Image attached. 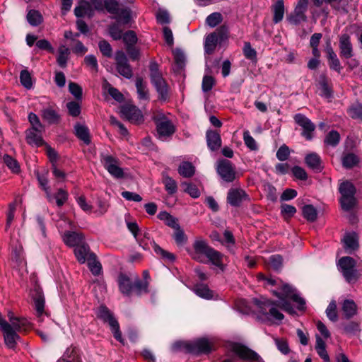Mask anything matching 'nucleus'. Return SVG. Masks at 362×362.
<instances>
[{"label": "nucleus", "mask_w": 362, "mask_h": 362, "mask_svg": "<svg viewBox=\"0 0 362 362\" xmlns=\"http://www.w3.org/2000/svg\"><path fill=\"white\" fill-rule=\"evenodd\" d=\"M192 249L189 254L193 259L203 263L204 257H206L211 264L223 270V255L209 246L206 240L201 238L196 239L192 244Z\"/></svg>", "instance_id": "nucleus-1"}, {"label": "nucleus", "mask_w": 362, "mask_h": 362, "mask_svg": "<svg viewBox=\"0 0 362 362\" xmlns=\"http://www.w3.org/2000/svg\"><path fill=\"white\" fill-rule=\"evenodd\" d=\"M149 71L151 82L155 86L159 95V99L163 101L167 100L169 98V86L159 71V66L156 62H150Z\"/></svg>", "instance_id": "nucleus-2"}, {"label": "nucleus", "mask_w": 362, "mask_h": 362, "mask_svg": "<svg viewBox=\"0 0 362 362\" xmlns=\"http://www.w3.org/2000/svg\"><path fill=\"white\" fill-rule=\"evenodd\" d=\"M96 315L103 322L108 324L113 333L114 337L119 342L124 344V339L119 330V322L107 307L103 305L99 306Z\"/></svg>", "instance_id": "nucleus-3"}, {"label": "nucleus", "mask_w": 362, "mask_h": 362, "mask_svg": "<svg viewBox=\"0 0 362 362\" xmlns=\"http://www.w3.org/2000/svg\"><path fill=\"white\" fill-rule=\"evenodd\" d=\"M338 265L347 282L353 283L358 279L359 275L356 269V262L354 258L343 257L339 259Z\"/></svg>", "instance_id": "nucleus-4"}, {"label": "nucleus", "mask_w": 362, "mask_h": 362, "mask_svg": "<svg viewBox=\"0 0 362 362\" xmlns=\"http://www.w3.org/2000/svg\"><path fill=\"white\" fill-rule=\"evenodd\" d=\"M115 61L116 70L121 76L129 79L133 76V70L128 57L122 50L116 51Z\"/></svg>", "instance_id": "nucleus-5"}, {"label": "nucleus", "mask_w": 362, "mask_h": 362, "mask_svg": "<svg viewBox=\"0 0 362 362\" xmlns=\"http://www.w3.org/2000/svg\"><path fill=\"white\" fill-rule=\"evenodd\" d=\"M273 294L280 300L287 298L291 299L293 301L298 304V309L299 310H304L305 309V300L300 297L297 293H296L295 289L288 284H284L282 285L281 288V292L274 291Z\"/></svg>", "instance_id": "nucleus-6"}, {"label": "nucleus", "mask_w": 362, "mask_h": 362, "mask_svg": "<svg viewBox=\"0 0 362 362\" xmlns=\"http://www.w3.org/2000/svg\"><path fill=\"white\" fill-rule=\"evenodd\" d=\"M100 161L108 173L115 178H122L124 175L122 168L119 166V160L109 154L101 153Z\"/></svg>", "instance_id": "nucleus-7"}, {"label": "nucleus", "mask_w": 362, "mask_h": 362, "mask_svg": "<svg viewBox=\"0 0 362 362\" xmlns=\"http://www.w3.org/2000/svg\"><path fill=\"white\" fill-rule=\"evenodd\" d=\"M156 131L160 139H166L172 136L175 132L176 127L170 119L165 116L154 118Z\"/></svg>", "instance_id": "nucleus-8"}, {"label": "nucleus", "mask_w": 362, "mask_h": 362, "mask_svg": "<svg viewBox=\"0 0 362 362\" xmlns=\"http://www.w3.org/2000/svg\"><path fill=\"white\" fill-rule=\"evenodd\" d=\"M216 171L219 176L226 182H232L235 179V168L229 160L221 159L218 160Z\"/></svg>", "instance_id": "nucleus-9"}, {"label": "nucleus", "mask_w": 362, "mask_h": 362, "mask_svg": "<svg viewBox=\"0 0 362 362\" xmlns=\"http://www.w3.org/2000/svg\"><path fill=\"white\" fill-rule=\"evenodd\" d=\"M309 0H298L293 12L291 13L287 19L288 22L293 25H298L301 22L307 21L305 12L308 9Z\"/></svg>", "instance_id": "nucleus-10"}, {"label": "nucleus", "mask_w": 362, "mask_h": 362, "mask_svg": "<svg viewBox=\"0 0 362 362\" xmlns=\"http://www.w3.org/2000/svg\"><path fill=\"white\" fill-rule=\"evenodd\" d=\"M185 351L194 355L209 354L212 350V345L205 338L199 339L193 343L185 344Z\"/></svg>", "instance_id": "nucleus-11"}, {"label": "nucleus", "mask_w": 362, "mask_h": 362, "mask_svg": "<svg viewBox=\"0 0 362 362\" xmlns=\"http://www.w3.org/2000/svg\"><path fill=\"white\" fill-rule=\"evenodd\" d=\"M232 351L243 361L256 362L260 358L255 351L240 343H235L232 346Z\"/></svg>", "instance_id": "nucleus-12"}, {"label": "nucleus", "mask_w": 362, "mask_h": 362, "mask_svg": "<svg viewBox=\"0 0 362 362\" xmlns=\"http://www.w3.org/2000/svg\"><path fill=\"white\" fill-rule=\"evenodd\" d=\"M295 122L302 127L303 136L307 140H311L313 137V132L315 129V125L311 122L310 119L304 115L298 113L294 115Z\"/></svg>", "instance_id": "nucleus-13"}, {"label": "nucleus", "mask_w": 362, "mask_h": 362, "mask_svg": "<svg viewBox=\"0 0 362 362\" xmlns=\"http://www.w3.org/2000/svg\"><path fill=\"white\" fill-rule=\"evenodd\" d=\"M122 115L133 124H140L144 121L143 115L139 109L132 105H124L121 107Z\"/></svg>", "instance_id": "nucleus-14"}, {"label": "nucleus", "mask_w": 362, "mask_h": 362, "mask_svg": "<svg viewBox=\"0 0 362 362\" xmlns=\"http://www.w3.org/2000/svg\"><path fill=\"white\" fill-rule=\"evenodd\" d=\"M339 49L341 59H349L354 56V47L349 35L344 33L339 37Z\"/></svg>", "instance_id": "nucleus-15"}, {"label": "nucleus", "mask_w": 362, "mask_h": 362, "mask_svg": "<svg viewBox=\"0 0 362 362\" xmlns=\"http://www.w3.org/2000/svg\"><path fill=\"white\" fill-rule=\"evenodd\" d=\"M249 202L250 198L245 190L240 188H231L227 194V202L233 206H240L243 202Z\"/></svg>", "instance_id": "nucleus-16"}, {"label": "nucleus", "mask_w": 362, "mask_h": 362, "mask_svg": "<svg viewBox=\"0 0 362 362\" xmlns=\"http://www.w3.org/2000/svg\"><path fill=\"white\" fill-rule=\"evenodd\" d=\"M119 289L120 292L127 296H131L133 292L135 293L134 281L125 274L120 273L117 279Z\"/></svg>", "instance_id": "nucleus-17"}, {"label": "nucleus", "mask_w": 362, "mask_h": 362, "mask_svg": "<svg viewBox=\"0 0 362 362\" xmlns=\"http://www.w3.org/2000/svg\"><path fill=\"white\" fill-rule=\"evenodd\" d=\"M32 298L34 301L35 309L36 310L37 317L41 320L42 315L45 313V297L40 288H35L32 291Z\"/></svg>", "instance_id": "nucleus-18"}, {"label": "nucleus", "mask_w": 362, "mask_h": 362, "mask_svg": "<svg viewBox=\"0 0 362 362\" xmlns=\"http://www.w3.org/2000/svg\"><path fill=\"white\" fill-rule=\"evenodd\" d=\"M325 51L327 53V58L329 68L340 74L342 66H341L340 61L338 59L337 54L334 52L331 45L330 41L327 42Z\"/></svg>", "instance_id": "nucleus-19"}, {"label": "nucleus", "mask_w": 362, "mask_h": 362, "mask_svg": "<svg viewBox=\"0 0 362 362\" xmlns=\"http://www.w3.org/2000/svg\"><path fill=\"white\" fill-rule=\"evenodd\" d=\"M206 139L207 146L211 151H217L221 147L222 141L218 131L208 130L206 133Z\"/></svg>", "instance_id": "nucleus-20"}, {"label": "nucleus", "mask_w": 362, "mask_h": 362, "mask_svg": "<svg viewBox=\"0 0 362 362\" xmlns=\"http://www.w3.org/2000/svg\"><path fill=\"white\" fill-rule=\"evenodd\" d=\"M142 275L144 280H141L138 276L134 279L135 293L137 296L148 293V279H150L149 273L147 270H145L143 272Z\"/></svg>", "instance_id": "nucleus-21"}, {"label": "nucleus", "mask_w": 362, "mask_h": 362, "mask_svg": "<svg viewBox=\"0 0 362 362\" xmlns=\"http://www.w3.org/2000/svg\"><path fill=\"white\" fill-rule=\"evenodd\" d=\"M342 318L350 320L358 314V306L353 300H344L341 304Z\"/></svg>", "instance_id": "nucleus-22"}, {"label": "nucleus", "mask_w": 362, "mask_h": 362, "mask_svg": "<svg viewBox=\"0 0 362 362\" xmlns=\"http://www.w3.org/2000/svg\"><path fill=\"white\" fill-rule=\"evenodd\" d=\"M42 131L35 130V129H27L25 131V140L26 142L31 146H36L37 147L45 145L46 143L42 139Z\"/></svg>", "instance_id": "nucleus-23"}, {"label": "nucleus", "mask_w": 362, "mask_h": 362, "mask_svg": "<svg viewBox=\"0 0 362 362\" xmlns=\"http://www.w3.org/2000/svg\"><path fill=\"white\" fill-rule=\"evenodd\" d=\"M65 244L69 247H76L84 242V235L81 233L67 231L64 235L63 238Z\"/></svg>", "instance_id": "nucleus-24"}, {"label": "nucleus", "mask_w": 362, "mask_h": 362, "mask_svg": "<svg viewBox=\"0 0 362 362\" xmlns=\"http://www.w3.org/2000/svg\"><path fill=\"white\" fill-rule=\"evenodd\" d=\"M305 162L310 168L316 172H321L324 168L320 156L316 153L308 154L305 158Z\"/></svg>", "instance_id": "nucleus-25"}, {"label": "nucleus", "mask_w": 362, "mask_h": 362, "mask_svg": "<svg viewBox=\"0 0 362 362\" xmlns=\"http://www.w3.org/2000/svg\"><path fill=\"white\" fill-rule=\"evenodd\" d=\"M41 116L43 120L49 124H59L61 117L57 111L52 107H48L42 110Z\"/></svg>", "instance_id": "nucleus-26"}, {"label": "nucleus", "mask_w": 362, "mask_h": 362, "mask_svg": "<svg viewBox=\"0 0 362 362\" xmlns=\"http://www.w3.org/2000/svg\"><path fill=\"white\" fill-rule=\"evenodd\" d=\"M74 254L78 262L80 264H84L88 259L90 255L95 253L90 252V247L87 243H83V244L75 247Z\"/></svg>", "instance_id": "nucleus-27"}, {"label": "nucleus", "mask_w": 362, "mask_h": 362, "mask_svg": "<svg viewBox=\"0 0 362 362\" xmlns=\"http://www.w3.org/2000/svg\"><path fill=\"white\" fill-rule=\"evenodd\" d=\"M9 324L13 332L18 335V332H26L31 329V323L24 317H17L12 323Z\"/></svg>", "instance_id": "nucleus-28"}, {"label": "nucleus", "mask_w": 362, "mask_h": 362, "mask_svg": "<svg viewBox=\"0 0 362 362\" xmlns=\"http://www.w3.org/2000/svg\"><path fill=\"white\" fill-rule=\"evenodd\" d=\"M74 130L75 135L78 139L83 141L86 145H89L90 144V135L89 129L86 126L77 123L74 126Z\"/></svg>", "instance_id": "nucleus-29"}, {"label": "nucleus", "mask_w": 362, "mask_h": 362, "mask_svg": "<svg viewBox=\"0 0 362 362\" xmlns=\"http://www.w3.org/2000/svg\"><path fill=\"white\" fill-rule=\"evenodd\" d=\"M86 261L88 267L93 275L99 276L102 273V265L97 259L95 254H90Z\"/></svg>", "instance_id": "nucleus-30"}, {"label": "nucleus", "mask_w": 362, "mask_h": 362, "mask_svg": "<svg viewBox=\"0 0 362 362\" xmlns=\"http://www.w3.org/2000/svg\"><path fill=\"white\" fill-rule=\"evenodd\" d=\"M342 241L344 243L346 250L349 249L352 251L356 250L358 247V236L356 233H346Z\"/></svg>", "instance_id": "nucleus-31"}, {"label": "nucleus", "mask_w": 362, "mask_h": 362, "mask_svg": "<svg viewBox=\"0 0 362 362\" xmlns=\"http://www.w3.org/2000/svg\"><path fill=\"white\" fill-rule=\"evenodd\" d=\"M92 13V6L90 2L86 0L81 1L79 5L74 9V14L78 18L83 17L85 15L90 16Z\"/></svg>", "instance_id": "nucleus-32"}, {"label": "nucleus", "mask_w": 362, "mask_h": 362, "mask_svg": "<svg viewBox=\"0 0 362 362\" xmlns=\"http://www.w3.org/2000/svg\"><path fill=\"white\" fill-rule=\"evenodd\" d=\"M218 40L217 37L215 35V33L209 34L205 39L204 42V52L206 54L211 55L212 54L217 46Z\"/></svg>", "instance_id": "nucleus-33"}, {"label": "nucleus", "mask_w": 362, "mask_h": 362, "mask_svg": "<svg viewBox=\"0 0 362 362\" xmlns=\"http://www.w3.org/2000/svg\"><path fill=\"white\" fill-rule=\"evenodd\" d=\"M315 349L324 362H330L329 356L326 351V344L318 335L316 336Z\"/></svg>", "instance_id": "nucleus-34"}, {"label": "nucleus", "mask_w": 362, "mask_h": 362, "mask_svg": "<svg viewBox=\"0 0 362 362\" xmlns=\"http://www.w3.org/2000/svg\"><path fill=\"white\" fill-rule=\"evenodd\" d=\"M272 11L274 13V23H278L281 21L284 14V0H277L276 2L272 6Z\"/></svg>", "instance_id": "nucleus-35"}, {"label": "nucleus", "mask_w": 362, "mask_h": 362, "mask_svg": "<svg viewBox=\"0 0 362 362\" xmlns=\"http://www.w3.org/2000/svg\"><path fill=\"white\" fill-rule=\"evenodd\" d=\"M252 301L257 307L259 312L265 315H268V310L271 306L276 305V302L270 300H262L258 298H254Z\"/></svg>", "instance_id": "nucleus-36"}, {"label": "nucleus", "mask_w": 362, "mask_h": 362, "mask_svg": "<svg viewBox=\"0 0 362 362\" xmlns=\"http://www.w3.org/2000/svg\"><path fill=\"white\" fill-rule=\"evenodd\" d=\"M26 18L32 26H37L43 22L42 14L39 11L35 9H31L28 12Z\"/></svg>", "instance_id": "nucleus-37"}, {"label": "nucleus", "mask_w": 362, "mask_h": 362, "mask_svg": "<svg viewBox=\"0 0 362 362\" xmlns=\"http://www.w3.org/2000/svg\"><path fill=\"white\" fill-rule=\"evenodd\" d=\"M341 161L344 168L351 169L358 164L360 159L354 153H349L343 156Z\"/></svg>", "instance_id": "nucleus-38"}, {"label": "nucleus", "mask_w": 362, "mask_h": 362, "mask_svg": "<svg viewBox=\"0 0 362 362\" xmlns=\"http://www.w3.org/2000/svg\"><path fill=\"white\" fill-rule=\"evenodd\" d=\"M136 87L139 99L148 100L149 99L148 90L146 87V83H144V80L142 78H136Z\"/></svg>", "instance_id": "nucleus-39"}, {"label": "nucleus", "mask_w": 362, "mask_h": 362, "mask_svg": "<svg viewBox=\"0 0 362 362\" xmlns=\"http://www.w3.org/2000/svg\"><path fill=\"white\" fill-rule=\"evenodd\" d=\"M195 293L201 298L205 299H211L213 298V291L209 289L206 284H197L194 287Z\"/></svg>", "instance_id": "nucleus-40"}, {"label": "nucleus", "mask_w": 362, "mask_h": 362, "mask_svg": "<svg viewBox=\"0 0 362 362\" xmlns=\"http://www.w3.org/2000/svg\"><path fill=\"white\" fill-rule=\"evenodd\" d=\"M108 32L111 37L115 40H121L124 34L123 29L121 28V23H119V21H117L108 26Z\"/></svg>", "instance_id": "nucleus-41"}, {"label": "nucleus", "mask_w": 362, "mask_h": 362, "mask_svg": "<svg viewBox=\"0 0 362 362\" xmlns=\"http://www.w3.org/2000/svg\"><path fill=\"white\" fill-rule=\"evenodd\" d=\"M58 52L59 55L57 59V62L60 67L65 68L67 64L69 55L70 54V50L65 46L62 45L59 47Z\"/></svg>", "instance_id": "nucleus-42"}, {"label": "nucleus", "mask_w": 362, "mask_h": 362, "mask_svg": "<svg viewBox=\"0 0 362 362\" xmlns=\"http://www.w3.org/2000/svg\"><path fill=\"white\" fill-rule=\"evenodd\" d=\"M319 83L321 87L322 94L326 98H330L332 95V88L329 84V80L325 74L320 76Z\"/></svg>", "instance_id": "nucleus-43"}, {"label": "nucleus", "mask_w": 362, "mask_h": 362, "mask_svg": "<svg viewBox=\"0 0 362 362\" xmlns=\"http://www.w3.org/2000/svg\"><path fill=\"white\" fill-rule=\"evenodd\" d=\"M178 173L184 177H191L194 175V166L189 162H182L179 168Z\"/></svg>", "instance_id": "nucleus-44"}, {"label": "nucleus", "mask_w": 362, "mask_h": 362, "mask_svg": "<svg viewBox=\"0 0 362 362\" xmlns=\"http://www.w3.org/2000/svg\"><path fill=\"white\" fill-rule=\"evenodd\" d=\"M339 191L341 195L343 196H353L355 195L356 192V189L355 186L350 181H344L341 182L339 187Z\"/></svg>", "instance_id": "nucleus-45"}, {"label": "nucleus", "mask_w": 362, "mask_h": 362, "mask_svg": "<svg viewBox=\"0 0 362 362\" xmlns=\"http://www.w3.org/2000/svg\"><path fill=\"white\" fill-rule=\"evenodd\" d=\"M303 217L310 222H314L317 218L316 209L311 204L305 205L302 209Z\"/></svg>", "instance_id": "nucleus-46"}, {"label": "nucleus", "mask_w": 362, "mask_h": 362, "mask_svg": "<svg viewBox=\"0 0 362 362\" xmlns=\"http://www.w3.org/2000/svg\"><path fill=\"white\" fill-rule=\"evenodd\" d=\"M158 218L161 221H164L168 226L173 229L180 226L179 223H177V219L171 216L167 211H160L158 214Z\"/></svg>", "instance_id": "nucleus-47"}, {"label": "nucleus", "mask_w": 362, "mask_h": 362, "mask_svg": "<svg viewBox=\"0 0 362 362\" xmlns=\"http://www.w3.org/2000/svg\"><path fill=\"white\" fill-rule=\"evenodd\" d=\"M357 201L355 195L341 197L340 204L343 210L349 211L354 208Z\"/></svg>", "instance_id": "nucleus-48"}, {"label": "nucleus", "mask_w": 362, "mask_h": 362, "mask_svg": "<svg viewBox=\"0 0 362 362\" xmlns=\"http://www.w3.org/2000/svg\"><path fill=\"white\" fill-rule=\"evenodd\" d=\"M122 40L125 47L136 45L138 42V37L136 33L132 30H129L125 32L122 37Z\"/></svg>", "instance_id": "nucleus-49"}, {"label": "nucleus", "mask_w": 362, "mask_h": 362, "mask_svg": "<svg viewBox=\"0 0 362 362\" xmlns=\"http://www.w3.org/2000/svg\"><path fill=\"white\" fill-rule=\"evenodd\" d=\"M163 183L164 184L165 189L168 192V194L173 195L177 192V182L172 177H169L168 175H163Z\"/></svg>", "instance_id": "nucleus-50"}, {"label": "nucleus", "mask_w": 362, "mask_h": 362, "mask_svg": "<svg viewBox=\"0 0 362 362\" xmlns=\"http://www.w3.org/2000/svg\"><path fill=\"white\" fill-rule=\"evenodd\" d=\"M3 160L6 166L13 173H18L21 171L20 165L17 160L8 154H5Z\"/></svg>", "instance_id": "nucleus-51"}, {"label": "nucleus", "mask_w": 362, "mask_h": 362, "mask_svg": "<svg viewBox=\"0 0 362 362\" xmlns=\"http://www.w3.org/2000/svg\"><path fill=\"white\" fill-rule=\"evenodd\" d=\"M340 141V134L337 131L332 130L325 136L324 142L326 145L336 146Z\"/></svg>", "instance_id": "nucleus-52"}, {"label": "nucleus", "mask_w": 362, "mask_h": 362, "mask_svg": "<svg viewBox=\"0 0 362 362\" xmlns=\"http://www.w3.org/2000/svg\"><path fill=\"white\" fill-rule=\"evenodd\" d=\"M268 264L272 269L279 272L283 266V257L280 255H272L269 258Z\"/></svg>", "instance_id": "nucleus-53"}, {"label": "nucleus", "mask_w": 362, "mask_h": 362, "mask_svg": "<svg viewBox=\"0 0 362 362\" xmlns=\"http://www.w3.org/2000/svg\"><path fill=\"white\" fill-rule=\"evenodd\" d=\"M99 49L103 57L111 58L112 57V48L110 44L105 40H102L98 42Z\"/></svg>", "instance_id": "nucleus-54"}, {"label": "nucleus", "mask_w": 362, "mask_h": 362, "mask_svg": "<svg viewBox=\"0 0 362 362\" xmlns=\"http://www.w3.org/2000/svg\"><path fill=\"white\" fill-rule=\"evenodd\" d=\"M104 6L111 14L117 15L119 13V3L117 0H105Z\"/></svg>", "instance_id": "nucleus-55"}, {"label": "nucleus", "mask_w": 362, "mask_h": 362, "mask_svg": "<svg viewBox=\"0 0 362 362\" xmlns=\"http://www.w3.org/2000/svg\"><path fill=\"white\" fill-rule=\"evenodd\" d=\"M153 250L155 252L160 255L163 259H168L170 262H173L175 259V256L163 248H161L158 245H157L155 242H153Z\"/></svg>", "instance_id": "nucleus-56"}, {"label": "nucleus", "mask_w": 362, "mask_h": 362, "mask_svg": "<svg viewBox=\"0 0 362 362\" xmlns=\"http://www.w3.org/2000/svg\"><path fill=\"white\" fill-rule=\"evenodd\" d=\"M20 81L25 88L30 89L33 86L32 77L27 69H23L20 74Z\"/></svg>", "instance_id": "nucleus-57"}, {"label": "nucleus", "mask_w": 362, "mask_h": 362, "mask_svg": "<svg viewBox=\"0 0 362 362\" xmlns=\"http://www.w3.org/2000/svg\"><path fill=\"white\" fill-rule=\"evenodd\" d=\"M175 232L173 233V238L178 245H182L185 244L187 240V237L185 235L184 230L180 228V226H177L175 229Z\"/></svg>", "instance_id": "nucleus-58"}, {"label": "nucleus", "mask_w": 362, "mask_h": 362, "mask_svg": "<svg viewBox=\"0 0 362 362\" xmlns=\"http://www.w3.org/2000/svg\"><path fill=\"white\" fill-rule=\"evenodd\" d=\"M326 314L327 317L332 322H337L338 320V313L337 310V303L335 300H332L329 303L326 310Z\"/></svg>", "instance_id": "nucleus-59"}, {"label": "nucleus", "mask_w": 362, "mask_h": 362, "mask_svg": "<svg viewBox=\"0 0 362 362\" xmlns=\"http://www.w3.org/2000/svg\"><path fill=\"white\" fill-rule=\"evenodd\" d=\"M212 33H215V35L219 41V43H221L228 38V28L226 25H222Z\"/></svg>", "instance_id": "nucleus-60"}, {"label": "nucleus", "mask_w": 362, "mask_h": 362, "mask_svg": "<svg viewBox=\"0 0 362 362\" xmlns=\"http://www.w3.org/2000/svg\"><path fill=\"white\" fill-rule=\"evenodd\" d=\"M127 54L132 61H139L141 58V49L136 45L125 47Z\"/></svg>", "instance_id": "nucleus-61"}, {"label": "nucleus", "mask_w": 362, "mask_h": 362, "mask_svg": "<svg viewBox=\"0 0 362 362\" xmlns=\"http://www.w3.org/2000/svg\"><path fill=\"white\" fill-rule=\"evenodd\" d=\"M348 113L352 119H360L362 120V104L356 103L352 105L348 109Z\"/></svg>", "instance_id": "nucleus-62"}, {"label": "nucleus", "mask_w": 362, "mask_h": 362, "mask_svg": "<svg viewBox=\"0 0 362 362\" xmlns=\"http://www.w3.org/2000/svg\"><path fill=\"white\" fill-rule=\"evenodd\" d=\"M119 16L115 17L116 21H119V23L122 25H127L131 21V10L129 8H123L119 10Z\"/></svg>", "instance_id": "nucleus-63"}, {"label": "nucleus", "mask_w": 362, "mask_h": 362, "mask_svg": "<svg viewBox=\"0 0 362 362\" xmlns=\"http://www.w3.org/2000/svg\"><path fill=\"white\" fill-rule=\"evenodd\" d=\"M66 354L67 357L71 360H64L65 362H82L79 351L76 347H71L67 349Z\"/></svg>", "instance_id": "nucleus-64"}]
</instances>
